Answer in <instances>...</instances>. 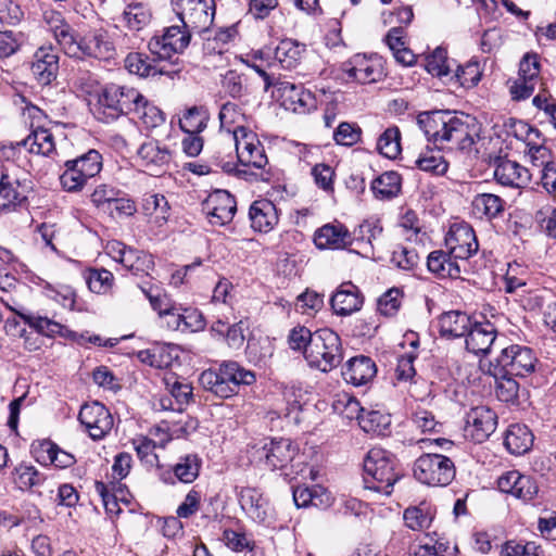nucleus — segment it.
Instances as JSON below:
<instances>
[{
	"label": "nucleus",
	"mask_w": 556,
	"mask_h": 556,
	"mask_svg": "<svg viewBox=\"0 0 556 556\" xmlns=\"http://www.w3.org/2000/svg\"><path fill=\"white\" fill-rule=\"evenodd\" d=\"M471 210L476 217L491 220L504 211V201L493 193H479L471 202Z\"/></svg>",
	"instance_id": "obj_36"
},
{
	"label": "nucleus",
	"mask_w": 556,
	"mask_h": 556,
	"mask_svg": "<svg viewBox=\"0 0 556 556\" xmlns=\"http://www.w3.org/2000/svg\"><path fill=\"white\" fill-rule=\"evenodd\" d=\"M402 178L396 172H384L371 182L376 198L391 199L401 191Z\"/></svg>",
	"instance_id": "obj_40"
},
{
	"label": "nucleus",
	"mask_w": 556,
	"mask_h": 556,
	"mask_svg": "<svg viewBox=\"0 0 556 556\" xmlns=\"http://www.w3.org/2000/svg\"><path fill=\"white\" fill-rule=\"evenodd\" d=\"M472 323L471 317L464 312H445L439 317L440 336L446 339L465 337Z\"/></svg>",
	"instance_id": "obj_28"
},
{
	"label": "nucleus",
	"mask_w": 556,
	"mask_h": 556,
	"mask_svg": "<svg viewBox=\"0 0 556 556\" xmlns=\"http://www.w3.org/2000/svg\"><path fill=\"white\" fill-rule=\"evenodd\" d=\"M227 381L232 387L233 395H237L241 386H251L256 381L254 371L249 370L235 361L223 362Z\"/></svg>",
	"instance_id": "obj_41"
},
{
	"label": "nucleus",
	"mask_w": 556,
	"mask_h": 556,
	"mask_svg": "<svg viewBox=\"0 0 556 556\" xmlns=\"http://www.w3.org/2000/svg\"><path fill=\"white\" fill-rule=\"evenodd\" d=\"M125 67L129 73L139 75L140 77H155L157 75H168L172 78L179 70L166 71L164 67H157L149 61V58L142 53H129L125 59Z\"/></svg>",
	"instance_id": "obj_33"
},
{
	"label": "nucleus",
	"mask_w": 556,
	"mask_h": 556,
	"mask_svg": "<svg viewBox=\"0 0 556 556\" xmlns=\"http://www.w3.org/2000/svg\"><path fill=\"white\" fill-rule=\"evenodd\" d=\"M138 156L141 161V165L147 170H156L168 164L170 160V152L159 141L149 140L140 146Z\"/></svg>",
	"instance_id": "obj_32"
},
{
	"label": "nucleus",
	"mask_w": 556,
	"mask_h": 556,
	"mask_svg": "<svg viewBox=\"0 0 556 556\" xmlns=\"http://www.w3.org/2000/svg\"><path fill=\"white\" fill-rule=\"evenodd\" d=\"M218 118L220 127L226 129L229 134L233 135V131L240 128H247L244 126L245 115L242 113L240 106L232 102H226L222 105Z\"/></svg>",
	"instance_id": "obj_45"
},
{
	"label": "nucleus",
	"mask_w": 556,
	"mask_h": 556,
	"mask_svg": "<svg viewBox=\"0 0 556 556\" xmlns=\"http://www.w3.org/2000/svg\"><path fill=\"white\" fill-rule=\"evenodd\" d=\"M497 415L490 407H471L465 416L464 437L475 443L484 442L496 429Z\"/></svg>",
	"instance_id": "obj_13"
},
{
	"label": "nucleus",
	"mask_w": 556,
	"mask_h": 556,
	"mask_svg": "<svg viewBox=\"0 0 556 556\" xmlns=\"http://www.w3.org/2000/svg\"><path fill=\"white\" fill-rule=\"evenodd\" d=\"M42 452L47 453L48 460L59 468L71 467L74 463V456L61 450L52 441L46 440L40 444Z\"/></svg>",
	"instance_id": "obj_58"
},
{
	"label": "nucleus",
	"mask_w": 556,
	"mask_h": 556,
	"mask_svg": "<svg viewBox=\"0 0 556 556\" xmlns=\"http://www.w3.org/2000/svg\"><path fill=\"white\" fill-rule=\"evenodd\" d=\"M342 71L349 78L361 83L371 84L380 80L383 70L378 59L367 58L364 54H355L342 64Z\"/></svg>",
	"instance_id": "obj_18"
},
{
	"label": "nucleus",
	"mask_w": 556,
	"mask_h": 556,
	"mask_svg": "<svg viewBox=\"0 0 556 556\" xmlns=\"http://www.w3.org/2000/svg\"><path fill=\"white\" fill-rule=\"evenodd\" d=\"M65 170L60 176L62 187L75 192L80 190L89 178L98 175L102 168V156L96 150H89L75 160L65 162Z\"/></svg>",
	"instance_id": "obj_8"
},
{
	"label": "nucleus",
	"mask_w": 556,
	"mask_h": 556,
	"mask_svg": "<svg viewBox=\"0 0 556 556\" xmlns=\"http://www.w3.org/2000/svg\"><path fill=\"white\" fill-rule=\"evenodd\" d=\"M391 262L403 270H410L419 262L418 253L415 249L404 245H396L392 252Z\"/></svg>",
	"instance_id": "obj_60"
},
{
	"label": "nucleus",
	"mask_w": 556,
	"mask_h": 556,
	"mask_svg": "<svg viewBox=\"0 0 556 556\" xmlns=\"http://www.w3.org/2000/svg\"><path fill=\"white\" fill-rule=\"evenodd\" d=\"M123 20L128 30L140 33L151 23L152 12L148 4L132 2L125 7Z\"/></svg>",
	"instance_id": "obj_37"
},
{
	"label": "nucleus",
	"mask_w": 556,
	"mask_h": 556,
	"mask_svg": "<svg viewBox=\"0 0 556 556\" xmlns=\"http://www.w3.org/2000/svg\"><path fill=\"white\" fill-rule=\"evenodd\" d=\"M378 152L390 159L394 160L401 153V132L396 126L387 128L378 138L377 141Z\"/></svg>",
	"instance_id": "obj_46"
},
{
	"label": "nucleus",
	"mask_w": 556,
	"mask_h": 556,
	"mask_svg": "<svg viewBox=\"0 0 556 556\" xmlns=\"http://www.w3.org/2000/svg\"><path fill=\"white\" fill-rule=\"evenodd\" d=\"M494 178L502 186L520 188L529 180V172L515 161L498 159L495 164Z\"/></svg>",
	"instance_id": "obj_27"
},
{
	"label": "nucleus",
	"mask_w": 556,
	"mask_h": 556,
	"mask_svg": "<svg viewBox=\"0 0 556 556\" xmlns=\"http://www.w3.org/2000/svg\"><path fill=\"white\" fill-rule=\"evenodd\" d=\"M527 267L518 263L508 264V268L504 277V289L507 293H514L517 289L525 287L527 285Z\"/></svg>",
	"instance_id": "obj_57"
},
{
	"label": "nucleus",
	"mask_w": 556,
	"mask_h": 556,
	"mask_svg": "<svg viewBox=\"0 0 556 556\" xmlns=\"http://www.w3.org/2000/svg\"><path fill=\"white\" fill-rule=\"evenodd\" d=\"M304 52L305 45L293 39H283L275 49V58L282 67L291 70L298 66Z\"/></svg>",
	"instance_id": "obj_38"
},
{
	"label": "nucleus",
	"mask_w": 556,
	"mask_h": 556,
	"mask_svg": "<svg viewBox=\"0 0 556 556\" xmlns=\"http://www.w3.org/2000/svg\"><path fill=\"white\" fill-rule=\"evenodd\" d=\"M314 338L315 332H311V330L304 326H296L292 328L288 334V344L291 350L302 352L305 356Z\"/></svg>",
	"instance_id": "obj_56"
},
{
	"label": "nucleus",
	"mask_w": 556,
	"mask_h": 556,
	"mask_svg": "<svg viewBox=\"0 0 556 556\" xmlns=\"http://www.w3.org/2000/svg\"><path fill=\"white\" fill-rule=\"evenodd\" d=\"M364 298L359 289L352 282H343L330 299V304L337 315L348 316L363 306Z\"/></svg>",
	"instance_id": "obj_21"
},
{
	"label": "nucleus",
	"mask_w": 556,
	"mask_h": 556,
	"mask_svg": "<svg viewBox=\"0 0 556 556\" xmlns=\"http://www.w3.org/2000/svg\"><path fill=\"white\" fill-rule=\"evenodd\" d=\"M142 210L148 216L155 215L157 219L166 220L169 205L163 194L149 193L142 199Z\"/></svg>",
	"instance_id": "obj_52"
},
{
	"label": "nucleus",
	"mask_w": 556,
	"mask_h": 556,
	"mask_svg": "<svg viewBox=\"0 0 556 556\" xmlns=\"http://www.w3.org/2000/svg\"><path fill=\"white\" fill-rule=\"evenodd\" d=\"M533 443V434L525 425L515 424L509 426L504 439V445L514 455L525 454Z\"/></svg>",
	"instance_id": "obj_35"
},
{
	"label": "nucleus",
	"mask_w": 556,
	"mask_h": 556,
	"mask_svg": "<svg viewBox=\"0 0 556 556\" xmlns=\"http://www.w3.org/2000/svg\"><path fill=\"white\" fill-rule=\"evenodd\" d=\"M358 425L365 432L382 434L390 425V417L378 410H366Z\"/></svg>",
	"instance_id": "obj_53"
},
{
	"label": "nucleus",
	"mask_w": 556,
	"mask_h": 556,
	"mask_svg": "<svg viewBox=\"0 0 556 556\" xmlns=\"http://www.w3.org/2000/svg\"><path fill=\"white\" fill-rule=\"evenodd\" d=\"M233 140L237 157L242 166L262 169L267 165L268 160L264 147L252 130L240 128L233 131Z\"/></svg>",
	"instance_id": "obj_14"
},
{
	"label": "nucleus",
	"mask_w": 556,
	"mask_h": 556,
	"mask_svg": "<svg viewBox=\"0 0 556 556\" xmlns=\"http://www.w3.org/2000/svg\"><path fill=\"white\" fill-rule=\"evenodd\" d=\"M377 374L375 362L364 355L352 357L344 366L342 376L344 380L354 386H363L372 380Z\"/></svg>",
	"instance_id": "obj_26"
},
{
	"label": "nucleus",
	"mask_w": 556,
	"mask_h": 556,
	"mask_svg": "<svg viewBox=\"0 0 556 556\" xmlns=\"http://www.w3.org/2000/svg\"><path fill=\"white\" fill-rule=\"evenodd\" d=\"M24 147L28 152L50 156L55 152L54 137L50 129L37 126L31 129L30 134L16 143Z\"/></svg>",
	"instance_id": "obj_31"
},
{
	"label": "nucleus",
	"mask_w": 556,
	"mask_h": 556,
	"mask_svg": "<svg viewBox=\"0 0 556 556\" xmlns=\"http://www.w3.org/2000/svg\"><path fill=\"white\" fill-rule=\"evenodd\" d=\"M342 358L341 339L338 333L329 328L315 331L313 343L305 355L308 366L328 372L338 367Z\"/></svg>",
	"instance_id": "obj_6"
},
{
	"label": "nucleus",
	"mask_w": 556,
	"mask_h": 556,
	"mask_svg": "<svg viewBox=\"0 0 556 556\" xmlns=\"http://www.w3.org/2000/svg\"><path fill=\"white\" fill-rule=\"evenodd\" d=\"M365 488L367 490L390 495L401 472L396 468L394 455L381 447H372L364 458Z\"/></svg>",
	"instance_id": "obj_4"
},
{
	"label": "nucleus",
	"mask_w": 556,
	"mask_h": 556,
	"mask_svg": "<svg viewBox=\"0 0 556 556\" xmlns=\"http://www.w3.org/2000/svg\"><path fill=\"white\" fill-rule=\"evenodd\" d=\"M482 76V71L477 61H469L465 65H456L455 74L452 78L465 87L472 88L478 85Z\"/></svg>",
	"instance_id": "obj_51"
},
{
	"label": "nucleus",
	"mask_w": 556,
	"mask_h": 556,
	"mask_svg": "<svg viewBox=\"0 0 556 556\" xmlns=\"http://www.w3.org/2000/svg\"><path fill=\"white\" fill-rule=\"evenodd\" d=\"M46 476L36 467L27 464L17 465L12 471L14 485L23 492H36L46 482Z\"/></svg>",
	"instance_id": "obj_34"
},
{
	"label": "nucleus",
	"mask_w": 556,
	"mask_h": 556,
	"mask_svg": "<svg viewBox=\"0 0 556 556\" xmlns=\"http://www.w3.org/2000/svg\"><path fill=\"white\" fill-rule=\"evenodd\" d=\"M78 420L92 440L103 439L111 431L114 422L110 410L99 402L83 405Z\"/></svg>",
	"instance_id": "obj_15"
},
{
	"label": "nucleus",
	"mask_w": 556,
	"mask_h": 556,
	"mask_svg": "<svg viewBox=\"0 0 556 556\" xmlns=\"http://www.w3.org/2000/svg\"><path fill=\"white\" fill-rule=\"evenodd\" d=\"M21 317L29 327L47 337L64 336V333L68 332L65 326L48 317L33 314H22Z\"/></svg>",
	"instance_id": "obj_43"
},
{
	"label": "nucleus",
	"mask_w": 556,
	"mask_h": 556,
	"mask_svg": "<svg viewBox=\"0 0 556 556\" xmlns=\"http://www.w3.org/2000/svg\"><path fill=\"white\" fill-rule=\"evenodd\" d=\"M406 527L414 531L428 529L432 522L433 514L426 504L410 506L404 510L403 515Z\"/></svg>",
	"instance_id": "obj_44"
},
{
	"label": "nucleus",
	"mask_w": 556,
	"mask_h": 556,
	"mask_svg": "<svg viewBox=\"0 0 556 556\" xmlns=\"http://www.w3.org/2000/svg\"><path fill=\"white\" fill-rule=\"evenodd\" d=\"M184 27L193 33L207 31L215 15L214 0H172Z\"/></svg>",
	"instance_id": "obj_9"
},
{
	"label": "nucleus",
	"mask_w": 556,
	"mask_h": 556,
	"mask_svg": "<svg viewBox=\"0 0 556 556\" xmlns=\"http://www.w3.org/2000/svg\"><path fill=\"white\" fill-rule=\"evenodd\" d=\"M427 267L439 278H459L462 274L459 261L447 249L432 251L427 257Z\"/></svg>",
	"instance_id": "obj_29"
},
{
	"label": "nucleus",
	"mask_w": 556,
	"mask_h": 556,
	"mask_svg": "<svg viewBox=\"0 0 556 556\" xmlns=\"http://www.w3.org/2000/svg\"><path fill=\"white\" fill-rule=\"evenodd\" d=\"M417 124L429 141L438 149H428L415 161L416 166L427 173L442 176L447 172L448 163L443 157L441 149L468 150L478 137V124L469 115L451 111L422 112L417 117Z\"/></svg>",
	"instance_id": "obj_1"
},
{
	"label": "nucleus",
	"mask_w": 556,
	"mask_h": 556,
	"mask_svg": "<svg viewBox=\"0 0 556 556\" xmlns=\"http://www.w3.org/2000/svg\"><path fill=\"white\" fill-rule=\"evenodd\" d=\"M166 389L174 397L179 413L184 412L186 407L193 401V388L185 381L175 377L165 378Z\"/></svg>",
	"instance_id": "obj_42"
},
{
	"label": "nucleus",
	"mask_w": 556,
	"mask_h": 556,
	"mask_svg": "<svg viewBox=\"0 0 556 556\" xmlns=\"http://www.w3.org/2000/svg\"><path fill=\"white\" fill-rule=\"evenodd\" d=\"M203 211L212 225L224 226L232 220L237 203L228 191L216 190L204 202Z\"/></svg>",
	"instance_id": "obj_17"
},
{
	"label": "nucleus",
	"mask_w": 556,
	"mask_h": 556,
	"mask_svg": "<svg viewBox=\"0 0 556 556\" xmlns=\"http://www.w3.org/2000/svg\"><path fill=\"white\" fill-rule=\"evenodd\" d=\"M47 22L55 40L68 56L93 58L100 61L114 59L116 50L105 30L97 29L83 38H77L74 29L64 22L60 13L52 12Z\"/></svg>",
	"instance_id": "obj_2"
},
{
	"label": "nucleus",
	"mask_w": 556,
	"mask_h": 556,
	"mask_svg": "<svg viewBox=\"0 0 556 556\" xmlns=\"http://www.w3.org/2000/svg\"><path fill=\"white\" fill-rule=\"evenodd\" d=\"M538 358L531 348L511 344L503 348L500 355L490 362L491 367L500 372H507L516 377H526L535 370Z\"/></svg>",
	"instance_id": "obj_10"
},
{
	"label": "nucleus",
	"mask_w": 556,
	"mask_h": 556,
	"mask_svg": "<svg viewBox=\"0 0 556 556\" xmlns=\"http://www.w3.org/2000/svg\"><path fill=\"white\" fill-rule=\"evenodd\" d=\"M415 478L430 486H445L455 478L454 463L439 453H426L414 464Z\"/></svg>",
	"instance_id": "obj_7"
},
{
	"label": "nucleus",
	"mask_w": 556,
	"mask_h": 556,
	"mask_svg": "<svg viewBox=\"0 0 556 556\" xmlns=\"http://www.w3.org/2000/svg\"><path fill=\"white\" fill-rule=\"evenodd\" d=\"M207 117L195 106L189 109L179 119L180 129L186 134H200L206 128Z\"/></svg>",
	"instance_id": "obj_55"
},
{
	"label": "nucleus",
	"mask_w": 556,
	"mask_h": 556,
	"mask_svg": "<svg viewBox=\"0 0 556 556\" xmlns=\"http://www.w3.org/2000/svg\"><path fill=\"white\" fill-rule=\"evenodd\" d=\"M277 91L286 110L304 113L314 105L313 94L305 90L302 85L280 81L277 84Z\"/></svg>",
	"instance_id": "obj_20"
},
{
	"label": "nucleus",
	"mask_w": 556,
	"mask_h": 556,
	"mask_svg": "<svg viewBox=\"0 0 556 556\" xmlns=\"http://www.w3.org/2000/svg\"><path fill=\"white\" fill-rule=\"evenodd\" d=\"M239 502L242 509L255 521L265 522L271 518V508L268 501L255 488H243L240 491Z\"/></svg>",
	"instance_id": "obj_25"
},
{
	"label": "nucleus",
	"mask_w": 556,
	"mask_h": 556,
	"mask_svg": "<svg viewBox=\"0 0 556 556\" xmlns=\"http://www.w3.org/2000/svg\"><path fill=\"white\" fill-rule=\"evenodd\" d=\"M314 243L319 250H343L353 243V237L344 225L329 223L315 231Z\"/></svg>",
	"instance_id": "obj_19"
},
{
	"label": "nucleus",
	"mask_w": 556,
	"mask_h": 556,
	"mask_svg": "<svg viewBox=\"0 0 556 556\" xmlns=\"http://www.w3.org/2000/svg\"><path fill=\"white\" fill-rule=\"evenodd\" d=\"M382 228L376 222L365 220L351 233L353 241L372 245V241L381 236Z\"/></svg>",
	"instance_id": "obj_64"
},
{
	"label": "nucleus",
	"mask_w": 556,
	"mask_h": 556,
	"mask_svg": "<svg viewBox=\"0 0 556 556\" xmlns=\"http://www.w3.org/2000/svg\"><path fill=\"white\" fill-rule=\"evenodd\" d=\"M200 463L197 454L186 455L174 466V473L179 481L191 483L199 475Z\"/></svg>",
	"instance_id": "obj_50"
},
{
	"label": "nucleus",
	"mask_w": 556,
	"mask_h": 556,
	"mask_svg": "<svg viewBox=\"0 0 556 556\" xmlns=\"http://www.w3.org/2000/svg\"><path fill=\"white\" fill-rule=\"evenodd\" d=\"M141 290L149 299L152 308L156 311L161 317L172 312L170 309H175L176 304L172 302L166 293H162L159 289L153 288H141Z\"/></svg>",
	"instance_id": "obj_61"
},
{
	"label": "nucleus",
	"mask_w": 556,
	"mask_h": 556,
	"mask_svg": "<svg viewBox=\"0 0 556 556\" xmlns=\"http://www.w3.org/2000/svg\"><path fill=\"white\" fill-rule=\"evenodd\" d=\"M249 218L251 227L264 233L271 231L279 222L276 205L267 199H260L251 204Z\"/></svg>",
	"instance_id": "obj_24"
},
{
	"label": "nucleus",
	"mask_w": 556,
	"mask_h": 556,
	"mask_svg": "<svg viewBox=\"0 0 556 556\" xmlns=\"http://www.w3.org/2000/svg\"><path fill=\"white\" fill-rule=\"evenodd\" d=\"M226 371L224 364L220 363L217 368L206 369L204 370L199 378L200 384L204 390L213 393L219 399H229L235 396L232 392V387L226 379Z\"/></svg>",
	"instance_id": "obj_30"
},
{
	"label": "nucleus",
	"mask_w": 556,
	"mask_h": 556,
	"mask_svg": "<svg viewBox=\"0 0 556 556\" xmlns=\"http://www.w3.org/2000/svg\"><path fill=\"white\" fill-rule=\"evenodd\" d=\"M193 31L182 26L166 27L161 35H154L148 48L159 60H169L175 54L182 53L189 46Z\"/></svg>",
	"instance_id": "obj_11"
},
{
	"label": "nucleus",
	"mask_w": 556,
	"mask_h": 556,
	"mask_svg": "<svg viewBox=\"0 0 556 556\" xmlns=\"http://www.w3.org/2000/svg\"><path fill=\"white\" fill-rule=\"evenodd\" d=\"M140 101L141 92L138 89L128 85L108 83L97 91L91 111L99 121L110 123L131 114Z\"/></svg>",
	"instance_id": "obj_3"
},
{
	"label": "nucleus",
	"mask_w": 556,
	"mask_h": 556,
	"mask_svg": "<svg viewBox=\"0 0 556 556\" xmlns=\"http://www.w3.org/2000/svg\"><path fill=\"white\" fill-rule=\"evenodd\" d=\"M31 190L33 181L26 170L12 162L3 164L0 177V213L14 212L26 206Z\"/></svg>",
	"instance_id": "obj_5"
},
{
	"label": "nucleus",
	"mask_w": 556,
	"mask_h": 556,
	"mask_svg": "<svg viewBox=\"0 0 556 556\" xmlns=\"http://www.w3.org/2000/svg\"><path fill=\"white\" fill-rule=\"evenodd\" d=\"M489 374L495 379V393L500 401L513 403L518 397L519 384L507 372H500L496 368L489 366Z\"/></svg>",
	"instance_id": "obj_39"
},
{
	"label": "nucleus",
	"mask_w": 556,
	"mask_h": 556,
	"mask_svg": "<svg viewBox=\"0 0 556 556\" xmlns=\"http://www.w3.org/2000/svg\"><path fill=\"white\" fill-rule=\"evenodd\" d=\"M131 114L139 118L147 127L152 128L157 127L165 121L163 112L150 103L142 93L140 103L131 111Z\"/></svg>",
	"instance_id": "obj_48"
},
{
	"label": "nucleus",
	"mask_w": 556,
	"mask_h": 556,
	"mask_svg": "<svg viewBox=\"0 0 556 556\" xmlns=\"http://www.w3.org/2000/svg\"><path fill=\"white\" fill-rule=\"evenodd\" d=\"M121 257L122 265L130 270L134 275L148 273L149 269L153 266V262L150 255L131 248L128 251L123 252Z\"/></svg>",
	"instance_id": "obj_49"
},
{
	"label": "nucleus",
	"mask_w": 556,
	"mask_h": 556,
	"mask_svg": "<svg viewBox=\"0 0 556 556\" xmlns=\"http://www.w3.org/2000/svg\"><path fill=\"white\" fill-rule=\"evenodd\" d=\"M538 492L539 486L535 480L530 476H526L519 472V479L510 494L516 498L528 502L533 500Z\"/></svg>",
	"instance_id": "obj_62"
},
{
	"label": "nucleus",
	"mask_w": 556,
	"mask_h": 556,
	"mask_svg": "<svg viewBox=\"0 0 556 556\" xmlns=\"http://www.w3.org/2000/svg\"><path fill=\"white\" fill-rule=\"evenodd\" d=\"M253 458L267 466L269 469H282L293 460L298 447L290 439H270L262 445L255 444L252 447Z\"/></svg>",
	"instance_id": "obj_12"
},
{
	"label": "nucleus",
	"mask_w": 556,
	"mask_h": 556,
	"mask_svg": "<svg viewBox=\"0 0 556 556\" xmlns=\"http://www.w3.org/2000/svg\"><path fill=\"white\" fill-rule=\"evenodd\" d=\"M466 349L476 354H486L491 346L495 344L496 328L490 321L477 323L466 333Z\"/></svg>",
	"instance_id": "obj_23"
},
{
	"label": "nucleus",
	"mask_w": 556,
	"mask_h": 556,
	"mask_svg": "<svg viewBox=\"0 0 556 556\" xmlns=\"http://www.w3.org/2000/svg\"><path fill=\"white\" fill-rule=\"evenodd\" d=\"M362 137V129L358 125L342 122L333 132V139L338 144L352 147L356 144Z\"/></svg>",
	"instance_id": "obj_59"
},
{
	"label": "nucleus",
	"mask_w": 556,
	"mask_h": 556,
	"mask_svg": "<svg viewBox=\"0 0 556 556\" xmlns=\"http://www.w3.org/2000/svg\"><path fill=\"white\" fill-rule=\"evenodd\" d=\"M502 556H543V549L534 542L521 544L509 541L504 545Z\"/></svg>",
	"instance_id": "obj_63"
},
{
	"label": "nucleus",
	"mask_w": 556,
	"mask_h": 556,
	"mask_svg": "<svg viewBox=\"0 0 556 556\" xmlns=\"http://www.w3.org/2000/svg\"><path fill=\"white\" fill-rule=\"evenodd\" d=\"M86 281L91 292L104 294L111 290L114 276L111 271L104 268L90 269Z\"/></svg>",
	"instance_id": "obj_54"
},
{
	"label": "nucleus",
	"mask_w": 556,
	"mask_h": 556,
	"mask_svg": "<svg viewBox=\"0 0 556 556\" xmlns=\"http://www.w3.org/2000/svg\"><path fill=\"white\" fill-rule=\"evenodd\" d=\"M59 71V56L53 48L41 47L35 55L31 64V73L40 85H49L56 78Z\"/></svg>",
	"instance_id": "obj_22"
},
{
	"label": "nucleus",
	"mask_w": 556,
	"mask_h": 556,
	"mask_svg": "<svg viewBox=\"0 0 556 556\" xmlns=\"http://www.w3.org/2000/svg\"><path fill=\"white\" fill-rule=\"evenodd\" d=\"M445 247L452 256L464 262L477 253L479 244L472 227L458 223L451 226L445 237Z\"/></svg>",
	"instance_id": "obj_16"
},
{
	"label": "nucleus",
	"mask_w": 556,
	"mask_h": 556,
	"mask_svg": "<svg viewBox=\"0 0 556 556\" xmlns=\"http://www.w3.org/2000/svg\"><path fill=\"white\" fill-rule=\"evenodd\" d=\"M454 65L455 61L450 60L446 50L440 47L426 59V70L438 77L448 76Z\"/></svg>",
	"instance_id": "obj_47"
}]
</instances>
